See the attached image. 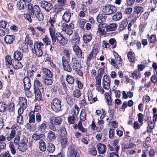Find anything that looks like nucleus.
Returning a JSON list of instances; mask_svg holds the SVG:
<instances>
[{
	"label": "nucleus",
	"mask_w": 157,
	"mask_h": 157,
	"mask_svg": "<svg viewBox=\"0 0 157 157\" xmlns=\"http://www.w3.org/2000/svg\"><path fill=\"white\" fill-rule=\"evenodd\" d=\"M44 45L43 43L41 42H35L33 45V48L32 49V52L35 53L37 57L41 56L43 55V52L41 47H43Z\"/></svg>",
	"instance_id": "f257e3e1"
},
{
	"label": "nucleus",
	"mask_w": 157,
	"mask_h": 157,
	"mask_svg": "<svg viewBox=\"0 0 157 157\" xmlns=\"http://www.w3.org/2000/svg\"><path fill=\"white\" fill-rule=\"evenodd\" d=\"M51 105L52 109L55 112H58L61 110V102L58 99L55 98L53 99Z\"/></svg>",
	"instance_id": "f03ea898"
},
{
	"label": "nucleus",
	"mask_w": 157,
	"mask_h": 157,
	"mask_svg": "<svg viewBox=\"0 0 157 157\" xmlns=\"http://www.w3.org/2000/svg\"><path fill=\"white\" fill-rule=\"evenodd\" d=\"M55 42L56 40L57 42L60 45L64 46L67 44L68 43L67 38L64 37L63 34L59 33H57L55 37Z\"/></svg>",
	"instance_id": "7ed1b4c3"
},
{
	"label": "nucleus",
	"mask_w": 157,
	"mask_h": 157,
	"mask_svg": "<svg viewBox=\"0 0 157 157\" xmlns=\"http://www.w3.org/2000/svg\"><path fill=\"white\" fill-rule=\"evenodd\" d=\"M28 138L25 136H23L18 145V149L19 151L22 152H25L28 149Z\"/></svg>",
	"instance_id": "20e7f679"
},
{
	"label": "nucleus",
	"mask_w": 157,
	"mask_h": 157,
	"mask_svg": "<svg viewBox=\"0 0 157 157\" xmlns=\"http://www.w3.org/2000/svg\"><path fill=\"white\" fill-rule=\"evenodd\" d=\"M117 10L116 8L113 5H106L103 7V11L106 15H110L115 13Z\"/></svg>",
	"instance_id": "39448f33"
},
{
	"label": "nucleus",
	"mask_w": 157,
	"mask_h": 157,
	"mask_svg": "<svg viewBox=\"0 0 157 157\" xmlns=\"http://www.w3.org/2000/svg\"><path fill=\"white\" fill-rule=\"evenodd\" d=\"M66 25L67 23L64 22L63 21H62L58 23V26L62 31H65L67 34L71 36L72 34L73 30L71 28H67Z\"/></svg>",
	"instance_id": "423d86ee"
},
{
	"label": "nucleus",
	"mask_w": 157,
	"mask_h": 157,
	"mask_svg": "<svg viewBox=\"0 0 157 157\" xmlns=\"http://www.w3.org/2000/svg\"><path fill=\"white\" fill-rule=\"evenodd\" d=\"M41 7L44 8L46 11H49L52 8V4L45 1H42L40 2Z\"/></svg>",
	"instance_id": "0eeeda50"
},
{
	"label": "nucleus",
	"mask_w": 157,
	"mask_h": 157,
	"mask_svg": "<svg viewBox=\"0 0 157 157\" xmlns=\"http://www.w3.org/2000/svg\"><path fill=\"white\" fill-rule=\"evenodd\" d=\"M71 65L74 70H77L78 69H80L81 67V64L79 63L78 61L75 57L72 58L71 62Z\"/></svg>",
	"instance_id": "6e6552de"
},
{
	"label": "nucleus",
	"mask_w": 157,
	"mask_h": 157,
	"mask_svg": "<svg viewBox=\"0 0 157 157\" xmlns=\"http://www.w3.org/2000/svg\"><path fill=\"white\" fill-rule=\"evenodd\" d=\"M63 68L65 71L69 72H71L72 71V68L70 67L67 60L64 57L62 58Z\"/></svg>",
	"instance_id": "1a4fd4ad"
},
{
	"label": "nucleus",
	"mask_w": 157,
	"mask_h": 157,
	"mask_svg": "<svg viewBox=\"0 0 157 157\" xmlns=\"http://www.w3.org/2000/svg\"><path fill=\"white\" fill-rule=\"evenodd\" d=\"M99 50L98 48L93 49L87 56V62H90L92 59H93L95 58Z\"/></svg>",
	"instance_id": "9d476101"
},
{
	"label": "nucleus",
	"mask_w": 157,
	"mask_h": 157,
	"mask_svg": "<svg viewBox=\"0 0 157 157\" xmlns=\"http://www.w3.org/2000/svg\"><path fill=\"white\" fill-rule=\"evenodd\" d=\"M97 148L99 154H104L106 151V146L104 144L99 143L97 144Z\"/></svg>",
	"instance_id": "9b49d317"
},
{
	"label": "nucleus",
	"mask_w": 157,
	"mask_h": 157,
	"mask_svg": "<svg viewBox=\"0 0 157 157\" xmlns=\"http://www.w3.org/2000/svg\"><path fill=\"white\" fill-rule=\"evenodd\" d=\"M117 27V25L114 23H110L105 26L107 32L113 31L116 30Z\"/></svg>",
	"instance_id": "f8f14e48"
},
{
	"label": "nucleus",
	"mask_w": 157,
	"mask_h": 157,
	"mask_svg": "<svg viewBox=\"0 0 157 157\" xmlns=\"http://www.w3.org/2000/svg\"><path fill=\"white\" fill-rule=\"evenodd\" d=\"M23 82L25 90H29L31 86L30 78L28 77H25L23 80Z\"/></svg>",
	"instance_id": "ddd939ff"
},
{
	"label": "nucleus",
	"mask_w": 157,
	"mask_h": 157,
	"mask_svg": "<svg viewBox=\"0 0 157 157\" xmlns=\"http://www.w3.org/2000/svg\"><path fill=\"white\" fill-rule=\"evenodd\" d=\"M49 33L52 40V45H54L55 43V31L54 26H51L49 28Z\"/></svg>",
	"instance_id": "4468645a"
},
{
	"label": "nucleus",
	"mask_w": 157,
	"mask_h": 157,
	"mask_svg": "<svg viewBox=\"0 0 157 157\" xmlns=\"http://www.w3.org/2000/svg\"><path fill=\"white\" fill-rule=\"evenodd\" d=\"M34 93L36 99L38 100H41L42 98V94L39 89L35 86L34 88Z\"/></svg>",
	"instance_id": "2eb2a0df"
},
{
	"label": "nucleus",
	"mask_w": 157,
	"mask_h": 157,
	"mask_svg": "<svg viewBox=\"0 0 157 157\" xmlns=\"http://www.w3.org/2000/svg\"><path fill=\"white\" fill-rule=\"evenodd\" d=\"M136 145L135 144L131 143H127L124 144H122L121 146L122 150L123 152L125 151L126 149H131L133 148Z\"/></svg>",
	"instance_id": "dca6fc26"
},
{
	"label": "nucleus",
	"mask_w": 157,
	"mask_h": 157,
	"mask_svg": "<svg viewBox=\"0 0 157 157\" xmlns=\"http://www.w3.org/2000/svg\"><path fill=\"white\" fill-rule=\"evenodd\" d=\"M50 122L52 124L55 125L59 124L62 121V120L59 117H51L50 118Z\"/></svg>",
	"instance_id": "f3484780"
},
{
	"label": "nucleus",
	"mask_w": 157,
	"mask_h": 157,
	"mask_svg": "<svg viewBox=\"0 0 157 157\" xmlns=\"http://www.w3.org/2000/svg\"><path fill=\"white\" fill-rule=\"evenodd\" d=\"M15 37L14 35H7L5 37V41L6 43L11 44L12 43Z\"/></svg>",
	"instance_id": "a211bd4d"
},
{
	"label": "nucleus",
	"mask_w": 157,
	"mask_h": 157,
	"mask_svg": "<svg viewBox=\"0 0 157 157\" xmlns=\"http://www.w3.org/2000/svg\"><path fill=\"white\" fill-rule=\"evenodd\" d=\"M26 99L25 98L21 97L19 98V103L20 106L22 107L24 109H26L27 107Z\"/></svg>",
	"instance_id": "6ab92c4d"
},
{
	"label": "nucleus",
	"mask_w": 157,
	"mask_h": 157,
	"mask_svg": "<svg viewBox=\"0 0 157 157\" xmlns=\"http://www.w3.org/2000/svg\"><path fill=\"white\" fill-rule=\"evenodd\" d=\"M73 51L75 53L77 56L80 58L82 56V52L78 46L76 45H74L73 47Z\"/></svg>",
	"instance_id": "aec40b11"
},
{
	"label": "nucleus",
	"mask_w": 157,
	"mask_h": 157,
	"mask_svg": "<svg viewBox=\"0 0 157 157\" xmlns=\"http://www.w3.org/2000/svg\"><path fill=\"white\" fill-rule=\"evenodd\" d=\"M120 148V146H117L115 147V152H110L107 155V157H120L118 154V151Z\"/></svg>",
	"instance_id": "412c9836"
},
{
	"label": "nucleus",
	"mask_w": 157,
	"mask_h": 157,
	"mask_svg": "<svg viewBox=\"0 0 157 157\" xmlns=\"http://www.w3.org/2000/svg\"><path fill=\"white\" fill-rule=\"evenodd\" d=\"M26 6L25 1L24 0H20L17 3V8L20 10L24 9Z\"/></svg>",
	"instance_id": "4be33fe9"
},
{
	"label": "nucleus",
	"mask_w": 157,
	"mask_h": 157,
	"mask_svg": "<svg viewBox=\"0 0 157 157\" xmlns=\"http://www.w3.org/2000/svg\"><path fill=\"white\" fill-rule=\"evenodd\" d=\"M105 27L103 24L100 23L98 26V30L100 34L102 35H105L106 34V31L105 30Z\"/></svg>",
	"instance_id": "5701e85b"
},
{
	"label": "nucleus",
	"mask_w": 157,
	"mask_h": 157,
	"mask_svg": "<svg viewBox=\"0 0 157 157\" xmlns=\"http://www.w3.org/2000/svg\"><path fill=\"white\" fill-rule=\"evenodd\" d=\"M69 149V155H68V157H74V155L76 153V151L75 150V147L72 145H70L68 147Z\"/></svg>",
	"instance_id": "b1692460"
},
{
	"label": "nucleus",
	"mask_w": 157,
	"mask_h": 157,
	"mask_svg": "<svg viewBox=\"0 0 157 157\" xmlns=\"http://www.w3.org/2000/svg\"><path fill=\"white\" fill-rule=\"evenodd\" d=\"M13 57L15 59L17 60H20L22 59L23 57V54L21 52L17 50L14 53Z\"/></svg>",
	"instance_id": "393cba45"
},
{
	"label": "nucleus",
	"mask_w": 157,
	"mask_h": 157,
	"mask_svg": "<svg viewBox=\"0 0 157 157\" xmlns=\"http://www.w3.org/2000/svg\"><path fill=\"white\" fill-rule=\"evenodd\" d=\"M71 16V13L69 12L66 11L63 15L62 18L65 22H68L70 21Z\"/></svg>",
	"instance_id": "a878e982"
},
{
	"label": "nucleus",
	"mask_w": 157,
	"mask_h": 157,
	"mask_svg": "<svg viewBox=\"0 0 157 157\" xmlns=\"http://www.w3.org/2000/svg\"><path fill=\"white\" fill-rule=\"evenodd\" d=\"M122 17V14L120 12H117L112 16V19L114 21H118L121 19Z\"/></svg>",
	"instance_id": "bb28decb"
},
{
	"label": "nucleus",
	"mask_w": 157,
	"mask_h": 157,
	"mask_svg": "<svg viewBox=\"0 0 157 157\" xmlns=\"http://www.w3.org/2000/svg\"><path fill=\"white\" fill-rule=\"evenodd\" d=\"M13 67L16 69L21 68L22 67V65L20 62L16 60H13L12 64Z\"/></svg>",
	"instance_id": "cd10ccee"
},
{
	"label": "nucleus",
	"mask_w": 157,
	"mask_h": 157,
	"mask_svg": "<svg viewBox=\"0 0 157 157\" xmlns=\"http://www.w3.org/2000/svg\"><path fill=\"white\" fill-rule=\"evenodd\" d=\"M80 40V38L78 35L77 33H75L71 40V42L73 44L75 45L78 43Z\"/></svg>",
	"instance_id": "c85d7f7f"
},
{
	"label": "nucleus",
	"mask_w": 157,
	"mask_h": 157,
	"mask_svg": "<svg viewBox=\"0 0 157 157\" xmlns=\"http://www.w3.org/2000/svg\"><path fill=\"white\" fill-rule=\"evenodd\" d=\"M55 150V145L53 144L49 143L47 146V151L50 153H52Z\"/></svg>",
	"instance_id": "c756f323"
},
{
	"label": "nucleus",
	"mask_w": 157,
	"mask_h": 157,
	"mask_svg": "<svg viewBox=\"0 0 157 157\" xmlns=\"http://www.w3.org/2000/svg\"><path fill=\"white\" fill-rule=\"evenodd\" d=\"M144 8L142 7L136 6L134 8V11L137 14H141L144 11Z\"/></svg>",
	"instance_id": "7c9ffc66"
},
{
	"label": "nucleus",
	"mask_w": 157,
	"mask_h": 157,
	"mask_svg": "<svg viewBox=\"0 0 157 157\" xmlns=\"http://www.w3.org/2000/svg\"><path fill=\"white\" fill-rule=\"evenodd\" d=\"M83 39L84 42L87 43L91 41L92 39V35L87 33L84 34L83 36Z\"/></svg>",
	"instance_id": "2f4dec72"
},
{
	"label": "nucleus",
	"mask_w": 157,
	"mask_h": 157,
	"mask_svg": "<svg viewBox=\"0 0 157 157\" xmlns=\"http://www.w3.org/2000/svg\"><path fill=\"white\" fill-rule=\"evenodd\" d=\"M5 61L6 65L8 67H10L13 63L11 57L9 56H7L5 57Z\"/></svg>",
	"instance_id": "473e14b6"
},
{
	"label": "nucleus",
	"mask_w": 157,
	"mask_h": 157,
	"mask_svg": "<svg viewBox=\"0 0 157 157\" xmlns=\"http://www.w3.org/2000/svg\"><path fill=\"white\" fill-rule=\"evenodd\" d=\"M39 147L40 150L42 151H44L47 149L45 143L43 140H40L39 142Z\"/></svg>",
	"instance_id": "72a5a7b5"
},
{
	"label": "nucleus",
	"mask_w": 157,
	"mask_h": 157,
	"mask_svg": "<svg viewBox=\"0 0 157 157\" xmlns=\"http://www.w3.org/2000/svg\"><path fill=\"white\" fill-rule=\"evenodd\" d=\"M66 137H60V143L62 147L63 148L66 147L67 146V141Z\"/></svg>",
	"instance_id": "f704fd0d"
},
{
	"label": "nucleus",
	"mask_w": 157,
	"mask_h": 157,
	"mask_svg": "<svg viewBox=\"0 0 157 157\" xmlns=\"http://www.w3.org/2000/svg\"><path fill=\"white\" fill-rule=\"evenodd\" d=\"M29 121L30 123H33L35 122L34 112L32 111L29 113Z\"/></svg>",
	"instance_id": "c9c22d12"
},
{
	"label": "nucleus",
	"mask_w": 157,
	"mask_h": 157,
	"mask_svg": "<svg viewBox=\"0 0 157 157\" xmlns=\"http://www.w3.org/2000/svg\"><path fill=\"white\" fill-rule=\"evenodd\" d=\"M66 79L67 82L69 84H73L74 83V78L71 75H67L66 76Z\"/></svg>",
	"instance_id": "e433bc0d"
},
{
	"label": "nucleus",
	"mask_w": 157,
	"mask_h": 157,
	"mask_svg": "<svg viewBox=\"0 0 157 157\" xmlns=\"http://www.w3.org/2000/svg\"><path fill=\"white\" fill-rule=\"evenodd\" d=\"M21 48L23 52H29L28 45L25 43H23L21 44Z\"/></svg>",
	"instance_id": "4c0bfd02"
},
{
	"label": "nucleus",
	"mask_w": 157,
	"mask_h": 157,
	"mask_svg": "<svg viewBox=\"0 0 157 157\" xmlns=\"http://www.w3.org/2000/svg\"><path fill=\"white\" fill-rule=\"evenodd\" d=\"M134 53L131 52H129L128 54V57L129 61L132 63L135 62V58L133 56Z\"/></svg>",
	"instance_id": "58836bf2"
},
{
	"label": "nucleus",
	"mask_w": 157,
	"mask_h": 157,
	"mask_svg": "<svg viewBox=\"0 0 157 157\" xmlns=\"http://www.w3.org/2000/svg\"><path fill=\"white\" fill-rule=\"evenodd\" d=\"M40 12V9L39 6L37 5H35L33 7V10H32L31 14L32 15H33L34 14H36V13H38Z\"/></svg>",
	"instance_id": "ea45409f"
},
{
	"label": "nucleus",
	"mask_w": 157,
	"mask_h": 157,
	"mask_svg": "<svg viewBox=\"0 0 157 157\" xmlns=\"http://www.w3.org/2000/svg\"><path fill=\"white\" fill-rule=\"evenodd\" d=\"M80 119L82 121H85L86 119V116L85 111L84 109H82L80 114Z\"/></svg>",
	"instance_id": "a19ab883"
},
{
	"label": "nucleus",
	"mask_w": 157,
	"mask_h": 157,
	"mask_svg": "<svg viewBox=\"0 0 157 157\" xmlns=\"http://www.w3.org/2000/svg\"><path fill=\"white\" fill-rule=\"evenodd\" d=\"M127 20H124L122 21L120 25V30H123L128 25Z\"/></svg>",
	"instance_id": "79ce46f5"
},
{
	"label": "nucleus",
	"mask_w": 157,
	"mask_h": 157,
	"mask_svg": "<svg viewBox=\"0 0 157 157\" xmlns=\"http://www.w3.org/2000/svg\"><path fill=\"white\" fill-rule=\"evenodd\" d=\"M105 98L107 101V104L110 106L111 105L112 103L111 97L108 94L106 93L105 94Z\"/></svg>",
	"instance_id": "37998d69"
},
{
	"label": "nucleus",
	"mask_w": 157,
	"mask_h": 157,
	"mask_svg": "<svg viewBox=\"0 0 157 157\" xmlns=\"http://www.w3.org/2000/svg\"><path fill=\"white\" fill-rule=\"evenodd\" d=\"M43 82L45 85L50 86L52 84V79L47 78L44 79Z\"/></svg>",
	"instance_id": "c03bdc74"
},
{
	"label": "nucleus",
	"mask_w": 157,
	"mask_h": 157,
	"mask_svg": "<svg viewBox=\"0 0 157 157\" xmlns=\"http://www.w3.org/2000/svg\"><path fill=\"white\" fill-rule=\"evenodd\" d=\"M43 42L46 45H50L51 44V39L48 36H46L43 39Z\"/></svg>",
	"instance_id": "a18cd8bd"
},
{
	"label": "nucleus",
	"mask_w": 157,
	"mask_h": 157,
	"mask_svg": "<svg viewBox=\"0 0 157 157\" xmlns=\"http://www.w3.org/2000/svg\"><path fill=\"white\" fill-rule=\"evenodd\" d=\"M97 21L99 23L104 22L105 21V17L101 14L98 15L97 18Z\"/></svg>",
	"instance_id": "49530a36"
},
{
	"label": "nucleus",
	"mask_w": 157,
	"mask_h": 157,
	"mask_svg": "<svg viewBox=\"0 0 157 157\" xmlns=\"http://www.w3.org/2000/svg\"><path fill=\"white\" fill-rule=\"evenodd\" d=\"M153 121L154 122H150L149 123V128H154V122L157 120V114H155L153 116Z\"/></svg>",
	"instance_id": "de8ad7c7"
},
{
	"label": "nucleus",
	"mask_w": 157,
	"mask_h": 157,
	"mask_svg": "<svg viewBox=\"0 0 157 157\" xmlns=\"http://www.w3.org/2000/svg\"><path fill=\"white\" fill-rule=\"evenodd\" d=\"M48 137L50 140L56 138L55 133L53 132L49 131L48 134Z\"/></svg>",
	"instance_id": "09e8293b"
},
{
	"label": "nucleus",
	"mask_w": 157,
	"mask_h": 157,
	"mask_svg": "<svg viewBox=\"0 0 157 157\" xmlns=\"http://www.w3.org/2000/svg\"><path fill=\"white\" fill-rule=\"evenodd\" d=\"M65 128H60V132L59 133L60 137H66L67 132Z\"/></svg>",
	"instance_id": "8fccbe9b"
},
{
	"label": "nucleus",
	"mask_w": 157,
	"mask_h": 157,
	"mask_svg": "<svg viewBox=\"0 0 157 157\" xmlns=\"http://www.w3.org/2000/svg\"><path fill=\"white\" fill-rule=\"evenodd\" d=\"M147 24L145 22L141 23L139 25V30L140 33H143L144 30Z\"/></svg>",
	"instance_id": "3c124183"
},
{
	"label": "nucleus",
	"mask_w": 157,
	"mask_h": 157,
	"mask_svg": "<svg viewBox=\"0 0 157 157\" xmlns=\"http://www.w3.org/2000/svg\"><path fill=\"white\" fill-rule=\"evenodd\" d=\"M55 9L57 13H59L63 10V6L58 4L55 6Z\"/></svg>",
	"instance_id": "603ef678"
},
{
	"label": "nucleus",
	"mask_w": 157,
	"mask_h": 157,
	"mask_svg": "<svg viewBox=\"0 0 157 157\" xmlns=\"http://www.w3.org/2000/svg\"><path fill=\"white\" fill-rule=\"evenodd\" d=\"M81 95L80 91L78 89L75 90L73 92V95L76 98H79Z\"/></svg>",
	"instance_id": "864d4df0"
},
{
	"label": "nucleus",
	"mask_w": 157,
	"mask_h": 157,
	"mask_svg": "<svg viewBox=\"0 0 157 157\" xmlns=\"http://www.w3.org/2000/svg\"><path fill=\"white\" fill-rule=\"evenodd\" d=\"M102 86L104 88L107 90H108L110 87V82H103Z\"/></svg>",
	"instance_id": "5fc2aeb1"
},
{
	"label": "nucleus",
	"mask_w": 157,
	"mask_h": 157,
	"mask_svg": "<svg viewBox=\"0 0 157 157\" xmlns=\"http://www.w3.org/2000/svg\"><path fill=\"white\" fill-rule=\"evenodd\" d=\"M6 108V106L4 102H0V112H3Z\"/></svg>",
	"instance_id": "6e6d98bb"
},
{
	"label": "nucleus",
	"mask_w": 157,
	"mask_h": 157,
	"mask_svg": "<svg viewBox=\"0 0 157 157\" xmlns=\"http://www.w3.org/2000/svg\"><path fill=\"white\" fill-rule=\"evenodd\" d=\"M36 17L40 21H42L44 18L43 15L42 13L40 12L36 13Z\"/></svg>",
	"instance_id": "4d7b16f0"
},
{
	"label": "nucleus",
	"mask_w": 157,
	"mask_h": 157,
	"mask_svg": "<svg viewBox=\"0 0 157 157\" xmlns=\"http://www.w3.org/2000/svg\"><path fill=\"white\" fill-rule=\"evenodd\" d=\"M89 154L93 156H96L97 154V151L95 147H92L90 150Z\"/></svg>",
	"instance_id": "13d9d810"
},
{
	"label": "nucleus",
	"mask_w": 157,
	"mask_h": 157,
	"mask_svg": "<svg viewBox=\"0 0 157 157\" xmlns=\"http://www.w3.org/2000/svg\"><path fill=\"white\" fill-rule=\"evenodd\" d=\"M115 130L113 128H110V129L109 130V138L112 139L114 137V135Z\"/></svg>",
	"instance_id": "bf43d9fd"
},
{
	"label": "nucleus",
	"mask_w": 157,
	"mask_h": 157,
	"mask_svg": "<svg viewBox=\"0 0 157 157\" xmlns=\"http://www.w3.org/2000/svg\"><path fill=\"white\" fill-rule=\"evenodd\" d=\"M8 108L9 111H14L15 109V105L14 103L13 102L10 103L8 106Z\"/></svg>",
	"instance_id": "052dcab7"
},
{
	"label": "nucleus",
	"mask_w": 157,
	"mask_h": 157,
	"mask_svg": "<svg viewBox=\"0 0 157 157\" xmlns=\"http://www.w3.org/2000/svg\"><path fill=\"white\" fill-rule=\"evenodd\" d=\"M63 52L64 55L67 58H70V54L69 51L67 48H64L63 50Z\"/></svg>",
	"instance_id": "680f3d73"
},
{
	"label": "nucleus",
	"mask_w": 157,
	"mask_h": 157,
	"mask_svg": "<svg viewBox=\"0 0 157 157\" xmlns=\"http://www.w3.org/2000/svg\"><path fill=\"white\" fill-rule=\"evenodd\" d=\"M101 77H102L100 76L97 75L95 78V79L96 80V86L98 85L99 86L101 85Z\"/></svg>",
	"instance_id": "e2e57ef3"
},
{
	"label": "nucleus",
	"mask_w": 157,
	"mask_h": 157,
	"mask_svg": "<svg viewBox=\"0 0 157 157\" xmlns=\"http://www.w3.org/2000/svg\"><path fill=\"white\" fill-rule=\"evenodd\" d=\"M68 121L69 123L70 124H73L75 122V118L73 116L70 117H68Z\"/></svg>",
	"instance_id": "0e129e2a"
},
{
	"label": "nucleus",
	"mask_w": 157,
	"mask_h": 157,
	"mask_svg": "<svg viewBox=\"0 0 157 157\" xmlns=\"http://www.w3.org/2000/svg\"><path fill=\"white\" fill-rule=\"evenodd\" d=\"M86 23V21L85 20L81 19L80 20L79 25L81 28L82 29L84 28V25Z\"/></svg>",
	"instance_id": "69168bd1"
},
{
	"label": "nucleus",
	"mask_w": 157,
	"mask_h": 157,
	"mask_svg": "<svg viewBox=\"0 0 157 157\" xmlns=\"http://www.w3.org/2000/svg\"><path fill=\"white\" fill-rule=\"evenodd\" d=\"M150 42L151 43H154L156 40V36L155 35H152L149 37Z\"/></svg>",
	"instance_id": "338daca9"
},
{
	"label": "nucleus",
	"mask_w": 157,
	"mask_h": 157,
	"mask_svg": "<svg viewBox=\"0 0 157 157\" xmlns=\"http://www.w3.org/2000/svg\"><path fill=\"white\" fill-rule=\"evenodd\" d=\"M75 109L73 110V115L76 116L78 114L79 111V108L76 105H75Z\"/></svg>",
	"instance_id": "774afa93"
}]
</instances>
